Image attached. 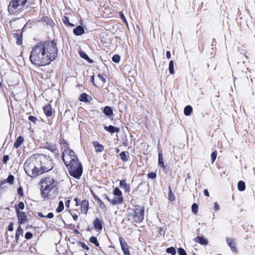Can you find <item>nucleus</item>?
<instances>
[{
    "instance_id": "1",
    "label": "nucleus",
    "mask_w": 255,
    "mask_h": 255,
    "mask_svg": "<svg viewBox=\"0 0 255 255\" xmlns=\"http://www.w3.org/2000/svg\"><path fill=\"white\" fill-rule=\"evenodd\" d=\"M58 49L54 40L41 41L32 47L29 59L38 66L49 64L57 56Z\"/></svg>"
},
{
    "instance_id": "2",
    "label": "nucleus",
    "mask_w": 255,
    "mask_h": 255,
    "mask_svg": "<svg viewBox=\"0 0 255 255\" xmlns=\"http://www.w3.org/2000/svg\"><path fill=\"white\" fill-rule=\"evenodd\" d=\"M62 160L70 175L76 179H79L83 172V168L75 152L68 147L65 148L62 153Z\"/></svg>"
},
{
    "instance_id": "3",
    "label": "nucleus",
    "mask_w": 255,
    "mask_h": 255,
    "mask_svg": "<svg viewBox=\"0 0 255 255\" xmlns=\"http://www.w3.org/2000/svg\"><path fill=\"white\" fill-rule=\"evenodd\" d=\"M37 154H34L29 157L24 164V169L27 175L31 177H34L41 174V170L39 166Z\"/></svg>"
},
{
    "instance_id": "4",
    "label": "nucleus",
    "mask_w": 255,
    "mask_h": 255,
    "mask_svg": "<svg viewBox=\"0 0 255 255\" xmlns=\"http://www.w3.org/2000/svg\"><path fill=\"white\" fill-rule=\"evenodd\" d=\"M40 183L42 195L44 198L48 197L49 192L56 185L55 180L50 177L42 178Z\"/></svg>"
},
{
    "instance_id": "5",
    "label": "nucleus",
    "mask_w": 255,
    "mask_h": 255,
    "mask_svg": "<svg viewBox=\"0 0 255 255\" xmlns=\"http://www.w3.org/2000/svg\"><path fill=\"white\" fill-rule=\"evenodd\" d=\"M37 157L41 174L51 170L53 168L52 161L49 157L43 154H37Z\"/></svg>"
},
{
    "instance_id": "6",
    "label": "nucleus",
    "mask_w": 255,
    "mask_h": 255,
    "mask_svg": "<svg viewBox=\"0 0 255 255\" xmlns=\"http://www.w3.org/2000/svg\"><path fill=\"white\" fill-rule=\"evenodd\" d=\"M144 210L139 206H136L134 210L128 212L127 215L128 220H131L132 222L138 223L143 220Z\"/></svg>"
},
{
    "instance_id": "7",
    "label": "nucleus",
    "mask_w": 255,
    "mask_h": 255,
    "mask_svg": "<svg viewBox=\"0 0 255 255\" xmlns=\"http://www.w3.org/2000/svg\"><path fill=\"white\" fill-rule=\"evenodd\" d=\"M113 194L115 197L111 201V204L113 205L122 204L124 198L122 196V192L118 187H116L114 189Z\"/></svg>"
},
{
    "instance_id": "8",
    "label": "nucleus",
    "mask_w": 255,
    "mask_h": 255,
    "mask_svg": "<svg viewBox=\"0 0 255 255\" xmlns=\"http://www.w3.org/2000/svg\"><path fill=\"white\" fill-rule=\"evenodd\" d=\"M16 214L18 220V223L20 224L24 223L27 219V215L25 212L19 211L16 206H15Z\"/></svg>"
},
{
    "instance_id": "9",
    "label": "nucleus",
    "mask_w": 255,
    "mask_h": 255,
    "mask_svg": "<svg viewBox=\"0 0 255 255\" xmlns=\"http://www.w3.org/2000/svg\"><path fill=\"white\" fill-rule=\"evenodd\" d=\"M226 241L228 245L230 247L231 250L235 253H237V250L236 248V243L234 239L230 238L229 237L226 238Z\"/></svg>"
},
{
    "instance_id": "10",
    "label": "nucleus",
    "mask_w": 255,
    "mask_h": 255,
    "mask_svg": "<svg viewBox=\"0 0 255 255\" xmlns=\"http://www.w3.org/2000/svg\"><path fill=\"white\" fill-rule=\"evenodd\" d=\"M81 211L82 213L86 214L88 210L89 202L87 200H83L81 204Z\"/></svg>"
},
{
    "instance_id": "11",
    "label": "nucleus",
    "mask_w": 255,
    "mask_h": 255,
    "mask_svg": "<svg viewBox=\"0 0 255 255\" xmlns=\"http://www.w3.org/2000/svg\"><path fill=\"white\" fill-rule=\"evenodd\" d=\"M194 240L195 242L204 246L207 245L209 243L207 239L201 236H197Z\"/></svg>"
},
{
    "instance_id": "12",
    "label": "nucleus",
    "mask_w": 255,
    "mask_h": 255,
    "mask_svg": "<svg viewBox=\"0 0 255 255\" xmlns=\"http://www.w3.org/2000/svg\"><path fill=\"white\" fill-rule=\"evenodd\" d=\"M120 187L122 189H124L125 192L128 193L130 191V185L128 184L125 180H122L120 182Z\"/></svg>"
},
{
    "instance_id": "13",
    "label": "nucleus",
    "mask_w": 255,
    "mask_h": 255,
    "mask_svg": "<svg viewBox=\"0 0 255 255\" xmlns=\"http://www.w3.org/2000/svg\"><path fill=\"white\" fill-rule=\"evenodd\" d=\"M73 32L75 35L80 36L84 33L85 30L82 26L78 25L73 29Z\"/></svg>"
},
{
    "instance_id": "14",
    "label": "nucleus",
    "mask_w": 255,
    "mask_h": 255,
    "mask_svg": "<svg viewBox=\"0 0 255 255\" xmlns=\"http://www.w3.org/2000/svg\"><path fill=\"white\" fill-rule=\"evenodd\" d=\"M119 240L124 254L129 252L128 246L126 242L122 238H120Z\"/></svg>"
},
{
    "instance_id": "15",
    "label": "nucleus",
    "mask_w": 255,
    "mask_h": 255,
    "mask_svg": "<svg viewBox=\"0 0 255 255\" xmlns=\"http://www.w3.org/2000/svg\"><path fill=\"white\" fill-rule=\"evenodd\" d=\"M44 114L47 117H51L52 115V108L50 104H47L43 107Z\"/></svg>"
},
{
    "instance_id": "16",
    "label": "nucleus",
    "mask_w": 255,
    "mask_h": 255,
    "mask_svg": "<svg viewBox=\"0 0 255 255\" xmlns=\"http://www.w3.org/2000/svg\"><path fill=\"white\" fill-rule=\"evenodd\" d=\"M104 129L106 130H107L112 133H113L115 132L118 133L120 131V128L114 127L111 125H110L109 126H105Z\"/></svg>"
},
{
    "instance_id": "17",
    "label": "nucleus",
    "mask_w": 255,
    "mask_h": 255,
    "mask_svg": "<svg viewBox=\"0 0 255 255\" xmlns=\"http://www.w3.org/2000/svg\"><path fill=\"white\" fill-rule=\"evenodd\" d=\"M92 144L97 152H101L104 150V146L102 144H100L98 141H94L92 142Z\"/></svg>"
},
{
    "instance_id": "18",
    "label": "nucleus",
    "mask_w": 255,
    "mask_h": 255,
    "mask_svg": "<svg viewBox=\"0 0 255 255\" xmlns=\"http://www.w3.org/2000/svg\"><path fill=\"white\" fill-rule=\"evenodd\" d=\"M94 228L96 230H101L102 229V221L98 218H96L93 222Z\"/></svg>"
},
{
    "instance_id": "19",
    "label": "nucleus",
    "mask_w": 255,
    "mask_h": 255,
    "mask_svg": "<svg viewBox=\"0 0 255 255\" xmlns=\"http://www.w3.org/2000/svg\"><path fill=\"white\" fill-rule=\"evenodd\" d=\"M121 159L124 161H128L129 158V153L128 151H122L120 154Z\"/></svg>"
},
{
    "instance_id": "20",
    "label": "nucleus",
    "mask_w": 255,
    "mask_h": 255,
    "mask_svg": "<svg viewBox=\"0 0 255 255\" xmlns=\"http://www.w3.org/2000/svg\"><path fill=\"white\" fill-rule=\"evenodd\" d=\"M24 138L22 136H19L14 143V147L16 148L19 147L23 142Z\"/></svg>"
},
{
    "instance_id": "21",
    "label": "nucleus",
    "mask_w": 255,
    "mask_h": 255,
    "mask_svg": "<svg viewBox=\"0 0 255 255\" xmlns=\"http://www.w3.org/2000/svg\"><path fill=\"white\" fill-rule=\"evenodd\" d=\"M103 113L105 115H106L107 116H110L113 115V111L112 108L109 106H106L105 107Z\"/></svg>"
},
{
    "instance_id": "22",
    "label": "nucleus",
    "mask_w": 255,
    "mask_h": 255,
    "mask_svg": "<svg viewBox=\"0 0 255 255\" xmlns=\"http://www.w3.org/2000/svg\"><path fill=\"white\" fill-rule=\"evenodd\" d=\"M192 108L191 106H186L184 110V115L186 116H189L191 115L192 112Z\"/></svg>"
},
{
    "instance_id": "23",
    "label": "nucleus",
    "mask_w": 255,
    "mask_h": 255,
    "mask_svg": "<svg viewBox=\"0 0 255 255\" xmlns=\"http://www.w3.org/2000/svg\"><path fill=\"white\" fill-rule=\"evenodd\" d=\"M13 37L16 39V43L18 45H20L22 43V35L18 33H14Z\"/></svg>"
},
{
    "instance_id": "24",
    "label": "nucleus",
    "mask_w": 255,
    "mask_h": 255,
    "mask_svg": "<svg viewBox=\"0 0 255 255\" xmlns=\"http://www.w3.org/2000/svg\"><path fill=\"white\" fill-rule=\"evenodd\" d=\"M43 21L46 23L47 25H49L51 26H52L54 25V23L52 21V20L48 16H45L43 18Z\"/></svg>"
},
{
    "instance_id": "25",
    "label": "nucleus",
    "mask_w": 255,
    "mask_h": 255,
    "mask_svg": "<svg viewBox=\"0 0 255 255\" xmlns=\"http://www.w3.org/2000/svg\"><path fill=\"white\" fill-rule=\"evenodd\" d=\"M79 54H80V56H81L82 58H83V59H85V60H87V61H88L90 63H93V61L92 59H91L89 57V56L87 55V54H86L85 52H83V51H80V52H79Z\"/></svg>"
},
{
    "instance_id": "26",
    "label": "nucleus",
    "mask_w": 255,
    "mask_h": 255,
    "mask_svg": "<svg viewBox=\"0 0 255 255\" xmlns=\"http://www.w3.org/2000/svg\"><path fill=\"white\" fill-rule=\"evenodd\" d=\"M62 21L67 26H70V27H74V24L73 23L70 22L69 18L67 16H64L62 18Z\"/></svg>"
},
{
    "instance_id": "27",
    "label": "nucleus",
    "mask_w": 255,
    "mask_h": 255,
    "mask_svg": "<svg viewBox=\"0 0 255 255\" xmlns=\"http://www.w3.org/2000/svg\"><path fill=\"white\" fill-rule=\"evenodd\" d=\"M238 188L240 191H244L246 188L245 182L243 181H240L238 184Z\"/></svg>"
},
{
    "instance_id": "28",
    "label": "nucleus",
    "mask_w": 255,
    "mask_h": 255,
    "mask_svg": "<svg viewBox=\"0 0 255 255\" xmlns=\"http://www.w3.org/2000/svg\"><path fill=\"white\" fill-rule=\"evenodd\" d=\"M94 198L97 201V202L99 205V206L101 208H102V209L105 208V207H106L105 205L97 196L96 195V196H94Z\"/></svg>"
},
{
    "instance_id": "29",
    "label": "nucleus",
    "mask_w": 255,
    "mask_h": 255,
    "mask_svg": "<svg viewBox=\"0 0 255 255\" xmlns=\"http://www.w3.org/2000/svg\"><path fill=\"white\" fill-rule=\"evenodd\" d=\"M79 100L81 102H88V95L86 93H82L79 97Z\"/></svg>"
},
{
    "instance_id": "30",
    "label": "nucleus",
    "mask_w": 255,
    "mask_h": 255,
    "mask_svg": "<svg viewBox=\"0 0 255 255\" xmlns=\"http://www.w3.org/2000/svg\"><path fill=\"white\" fill-rule=\"evenodd\" d=\"M169 72L171 74H173L174 73V61L173 60H171L169 63Z\"/></svg>"
},
{
    "instance_id": "31",
    "label": "nucleus",
    "mask_w": 255,
    "mask_h": 255,
    "mask_svg": "<svg viewBox=\"0 0 255 255\" xmlns=\"http://www.w3.org/2000/svg\"><path fill=\"white\" fill-rule=\"evenodd\" d=\"M23 233V230L19 226L16 230V234H15V239L16 240H18L19 237L20 235H22Z\"/></svg>"
},
{
    "instance_id": "32",
    "label": "nucleus",
    "mask_w": 255,
    "mask_h": 255,
    "mask_svg": "<svg viewBox=\"0 0 255 255\" xmlns=\"http://www.w3.org/2000/svg\"><path fill=\"white\" fill-rule=\"evenodd\" d=\"M89 241L92 243V244H95V245L96 246V247H99L100 244L99 243H98V241H97V239L96 237H94V236H92L91 237L90 239H89Z\"/></svg>"
},
{
    "instance_id": "33",
    "label": "nucleus",
    "mask_w": 255,
    "mask_h": 255,
    "mask_svg": "<svg viewBox=\"0 0 255 255\" xmlns=\"http://www.w3.org/2000/svg\"><path fill=\"white\" fill-rule=\"evenodd\" d=\"M166 252L168 254H170L172 255H175L176 254V251L174 247H169L166 249Z\"/></svg>"
},
{
    "instance_id": "34",
    "label": "nucleus",
    "mask_w": 255,
    "mask_h": 255,
    "mask_svg": "<svg viewBox=\"0 0 255 255\" xmlns=\"http://www.w3.org/2000/svg\"><path fill=\"white\" fill-rule=\"evenodd\" d=\"M63 209H64V203L62 201H60L59 202L58 206L57 208L56 209V211L58 213H60L61 212H62L63 210Z\"/></svg>"
},
{
    "instance_id": "35",
    "label": "nucleus",
    "mask_w": 255,
    "mask_h": 255,
    "mask_svg": "<svg viewBox=\"0 0 255 255\" xmlns=\"http://www.w3.org/2000/svg\"><path fill=\"white\" fill-rule=\"evenodd\" d=\"M168 196H169V200L170 201H173L175 200V196L173 195V193H172V192L171 191L170 186L169 187Z\"/></svg>"
},
{
    "instance_id": "36",
    "label": "nucleus",
    "mask_w": 255,
    "mask_h": 255,
    "mask_svg": "<svg viewBox=\"0 0 255 255\" xmlns=\"http://www.w3.org/2000/svg\"><path fill=\"white\" fill-rule=\"evenodd\" d=\"M158 164L164 167L162 154L161 153L158 154Z\"/></svg>"
},
{
    "instance_id": "37",
    "label": "nucleus",
    "mask_w": 255,
    "mask_h": 255,
    "mask_svg": "<svg viewBox=\"0 0 255 255\" xmlns=\"http://www.w3.org/2000/svg\"><path fill=\"white\" fill-rule=\"evenodd\" d=\"M98 78L100 80L102 84H104L106 82V76L101 74H98Z\"/></svg>"
},
{
    "instance_id": "38",
    "label": "nucleus",
    "mask_w": 255,
    "mask_h": 255,
    "mask_svg": "<svg viewBox=\"0 0 255 255\" xmlns=\"http://www.w3.org/2000/svg\"><path fill=\"white\" fill-rule=\"evenodd\" d=\"M14 176L12 175H9L7 178L5 180L7 183L12 184L14 181Z\"/></svg>"
},
{
    "instance_id": "39",
    "label": "nucleus",
    "mask_w": 255,
    "mask_h": 255,
    "mask_svg": "<svg viewBox=\"0 0 255 255\" xmlns=\"http://www.w3.org/2000/svg\"><path fill=\"white\" fill-rule=\"evenodd\" d=\"M112 60L114 62L118 63L120 61V56L118 54H115L113 56Z\"/></svg>"
},
{
    "instance_id": "40",
    "label": "nucleus",
    "mask_w": 255,
    "mask_h": 255,
    "mask_svg": "<svg viewBox=\"0 0 255 255\" xmlns=\"http://www.w3.org/2000/svg\"><path fill=\"white\" fill-rule=\"evenodd\" d=\"M198 208V205L195 203H194L192 205V211L194 214H196L197 213Z\"/></svg>"
},
{
    "instance_id": "41",
    "label": "nucleus",
    "mask_w": 255,
    "mask_h": 255,
    "mask_svg": "<svg viewBox=\"0 0 255 255\" xmlns=\"http://www.w3.org/2000/svg\"><path fill=\"white\" fill-rule=\"evenodd\" d=\"M79 246H80L82 248L86 250L87 251L89 250V248L83 242H79L78 243Z\"/></svg>"
},
{
    "instance_id": "42",
    "label": "nucleus",
    "mask_w": 255,
    "mask_h": 255,
    "mask_svg": "<svg viewBox=\"0 0 255 255\" xmlns=\"http://www.w3.org/2000/svg\"><path fill=\"white\" fill-rule=\"evenodd\" d=\"M217 155V153L216 151H214L212 153L211 156V160H212V163H213L215 161V160H216Z\"/></svg>"
},
{
    "instance_id": "43",
    "label": "nucleus",
    "mask_w": 255,
    "mask_h": 255,
    "mask_svg": "<svg viewBox=\"0 0 255 255\" xmlns=\"http://www.w3.org/2000/svg\"><path fill=\"white\" fill-rule=\"evenodd\" d=\"M178 253L179 255H187L185 251L181 248L178 249Z\"/></svg>"
},
{
    "instance_id": "44",
    "label": "nucleus",
    "mask_w": 255,
    "mask_h": 255,
    "mask_svg": "<svg viewBox=\"0 0 255 255\" xmlns=\"http://www.w3.org/2000/svg\"><path fill=\"white\" fill-rule=\"evenodd\" d=\"M147 177L150 179H155L156 177V174L155 172H150L147 174Z\"/></svg>"
},
{
    "instance_id": "45",
    "label": "nucleus",
    "mask_w": 255,
    "mask_h": 255,
    "mask_svg": "<svg viewBox=\"0 0 255 255\" xmlns=\"http://www.w3.org/2000/svg\"><path fill=\"white\" fill-rule=\"evenodd\" d=\"M15 206H17L19 210V209L23 210L24 208V204L22 202H20L18 205Z\"/></svg>"
},
{
    "instance_id": "46",
    "label": "nucleus",
    "mask_w": 255,
    "mask_h": 255,
    "mask_svg": "<svg viewBox=\"0 0 255 255\" xmlns=\"http://www.w3.org/2000/svg\"><path fill=\"white\" fill-rule=\"evenodd\" d=\"M32 234L31 232H26L25 234V239L29 240L32 238Z\"/></svg>"
},
{
    "instance_id": "47",
    "label": "nucleus",
    "mask_w": 255,
    "mask_h": 255,
    "mask_svg": "<svg viewBox=\"0 0 255 255\" xmlns=\"http://www.w3.org/2000/svg\"><path fill=\"white\" fill-rule=\"evenodd\" d=\"M17 193L20 196H23V189L21 187H19L17 189Z\"/></svg>"
},
{
    "instance_id": "48",
    "label": "nucleus",
    "mask_w": 255,
    "mask_h": 255,
    "mask_svg": "<svg viewBox=\"0 0 255 255\" xmlns=\"http://www.w3.org/2000/svg\"><path fill=\"white\" fill-rule=\"evenodd\" d=\"M28 120L30 121L33 122V123H35L36 121L37 120V118L34 116H30L28 117Z\"/></svg>"
},
{
    "instance_id": "49",
    "label": "nucleus",
    "mask_w": 255,
    "mask_h": 255,
    "mask_svg": "<svg viewBox=\"0 0 255 255\" xmlns=\"http://www.w3.org/2000/svg\"><path fill=\"white\" fill-rule=\"evenodd\" d=\"M8 159H9L8 155H5L3 156V159H2L3 163H6L7 162V161L8 160Z\"/></svg>"
},
{
    "instance_id": "50",
    "label": "nucleus",
    "mask_w": 255,
    "mask_h": 255,
    "mask_svg": "<svg viewBox=\"0 0 255 255\" xmlns=\"http://www.w3.org/2000/svg\"><path fill=\"white\" fill-rule=\"evenodd\" d=\"M120 15L121 17V18L122 19V20H123L125 23H126L127 24V20H126V18H125V16H124V15L123 13H122V12H120Z\"/></svg>"
},
{
    "instance_id": "51",
    "label": "nucleus",
    "mask_w": 255,
    "mask_h": 255,
    "mask_svg": "<svg viewBox=\"0 0 255 255\" xmlns=\"http://www.w3.org/2000/svg\"><path fill=\"white\" fill-rule=\"evenodd\" d=\"M13 223H10L8 226V230L9 231H12L13 230Z\"/></svg>"
},
{
    "instance_id": "52",
    "label": "nucleus",
    "mask_w": 255,
    "mask_h": 255,
    "mask_svg": "<svg viewBox=\"0 0 255 255\" xmlns=\"http://www.w3.org/2000/svg\"><path fill=\"white\" fill-rule=\"evenodd\" d=\"M220 209L219 205L218 204L217 202L214 203V210L215 211H218Z\"/></svg>"
},
{
    "instance_id": "53",
    "label": "nucleus",
    "mask_w": 255,
    "mask_h": 255,
    "mask_svg": "<svg viewBox=\"0 0 255 255\" xmlns=\"http://www.w3.org/2000/svg\"><path fill=\"white\" fill-rule=\"evenodd\" d=\"M53 217H54V214L52 212L49 213L46 216V218H49V219H51V218H53Z\"/></svg>"
},
{
    "instance_id": "54",
    "label": "nucleus",
    "mask_w": 255,
    "mask_h": 255,
    "mask_svg": "<svg viewBox=\"0 0 255 255\" xmlns=\"http://www.w3.org/2000/svg\"><path fill=\"white\" fill-rule=\"evenodd\" d=\"M166 56L167 58L170 59L171 58V53L169 51H167L166 52Z\"/></svg>"
},
{
    "instance_id": "55",
    "label": "nucleus",
    "mask_w": 255,
    "mask_h": 255,
    "mask_svg": "<svg viewBox=\"0 0 255 255\" xmlns=\"http://www.w3.org/2000/svg\"><path fill=\"white\" fill-rule=\"evenodd\" d=\"M74 201L76 202V206H78L80 205V203H79L80 201H79V199L78 198H75Z\"/></svg>"
},
{
    "instance_id": "56",
    "label": "nucleus",
    "mask_w": 255,
    "mask_h": 255,
    "mask_svg": "<svg viewBox=\"0 0 255 255\" xmlns=\"http://www.w3.org/2000/svg\"><path fill=\"white\" fill-rule=\"evenodd\" d=\"M204 194L206 196H209V192H208L207 189H205L204 190Z\"/></svg>"
},
{
    "instance_id": "57",
    "label": "nucleus",
    "mask_w": 255,
    "mask_h": 255,
    "mask_svg": "<svg viewBox=\"0 0 255 255\" xmlns=\"http://www.w3.org/2000/svg\"><path fill=\"white\" fill-rule=\"evenodd\" d=\"M70 203V200L69 199L67 200L65 202V206H66L67 207H69Z\"/></svg>"
},
{
    "instance_id": "58",
    "label": "nucleus",
    "mask_w": 255,
    "mask_h": 255,
    "mask_svg": "<svg viewBox=\"0 0 255 255\" xmlns=\"http://www.w3.org/2000/svg\"><path fill=\"white\" fill-rule=\"evenodd\" d=\"M103 196H104L105 198L106 199H107L108 201L111 202V200H110V197L107 194H104Z\"/></svg>"
},
{
    "instance_id": "59",
    "label": "nucleus",
    "mask_w": 255,
    "mask_h": 255,
    "mask_svg": "<svg viewBox=\"0 0 255 255\" xmlns=\"http://www.w3.org/2000/svg\"><path fill=\"white\" fill-rule=\"evenodd\" d=\"M91 82H92V83L95 86H96V84H95V82H94V76L93 75L91 77Z\"/></svg>"
},
{
    "instance_id": "60",
    "label": "nucleus",
    "mask_w": 255,
    "mask_h": 255,
    "mask_svg": "<svg viewBox=\"0 0 255 255\" xmlns=\"http://www.w3.org/2000/svg\"><path fill=\"white\" fill-rule=\"evenodd\" d=\"M6 183V181L5 180H2L0 182V186L3 185V184H4L5 183Z\"/></svg>"
},
{
    "instance_id": "61",
    "label": "nucleus",
    "mask_w": 255,
    "mask_h": 255,
    "mask_svg": "<svg viewBox=\"0 0 255 255\" xmlns=\"http://www.w3.org/2000/svg\"><path fill=\"white\" fill-rule=\"evenodd\" d=\"M38 215L40 217H46V216L44 215L42 213H38Z\"/></svg>"
},
{
    "instance_id": "62",
    "label": "nucleus",
    "mask_w": 255,
    "mask_h": 255,
    "mask_svg": "<svg viewBox=\"0 0 255 255\" xmlns=\"http://www.w3.org/2000/svg\"><path fill=\"white\" fill-rule=\"evenodd\" d=\"M73 218L74 219V221H76L78 219V216L77 215H73Z\"/></svg>"
},
{
    "instance_id": "63",
    "label": "nucleus",
    "mask_w": 255,
    "mask_h": 255,
    "mask_svg": "<svg viewBox=\"0 0 255 255\" xmlns=\"http://www.w3.org/2000/svg\"><path fill=\"white\" fill-rule=\"evenodd\" d=\"M124 255H130L129 252L125 253Z\"/></svg>"
},
{
    "instance_id": "64",
    "label": "nucleus",
    "mask_w": 255,
    "mask_h": 255,
    "mask_svg": "<svg viewBox=\"0 0 255 255\" xmlns=\"http://www.w3.org/2000/svg\"><path fill=\"white\" fill-rule=\"evenodd\" d=\"M116 152L117 153H119V152H120V149H119V148H117L116 149Z\"/></svg>"
}]
</instances>
